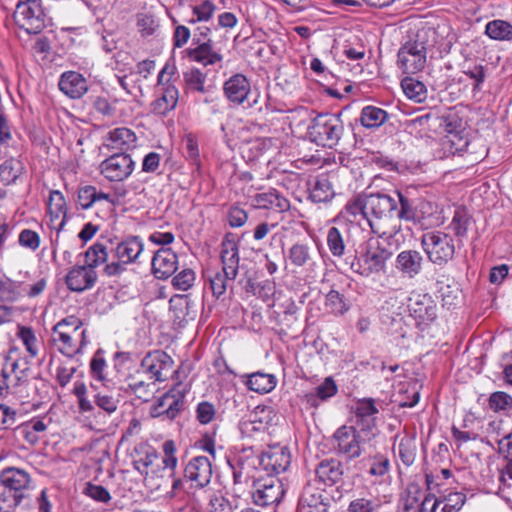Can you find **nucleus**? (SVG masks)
I'll return each instance as SVG.
<instances>
[{
	"mask_svg": "<svg viewBox=\"0 0 512 512\" xmlns=\"http://www.w3.org/2000/svg\"><path fill=\"white\" fill-rule=\"evenodd\" d=\"M164 456L161 460L163 468L170 471L172 477L171 489L173 493L183 489L184 483L189 482L194 489H203L209 485L213 475L211 460L206 456H194L184 464L183 478L175 477L178 465L176 457V444L173 440H166L162 444Z\"/></svg>",
	"mask_w": 512,
	"mask_h": 512,
	"instance_id": "f257e3e1",
	"label": "nucleus"
},
{
	"mask_svg": "<svg viewBox=\"0 0 512 512\" xmlns=\"http://www.w3.org/2000/svg\"><path fill=\"white\" fill-rule=\"evenodd\" d=\"M344 132V124L340 114L323 113L312 119L307 129L311 142L318 146L334 148Z\"/></svg>",
	"mask_w": 512,
	"mask_h": 512,
	"instance_id": "f03ea898",
	"label": "nucleus"
},
{
	"mask_svg": "<svg viewBox=\"0 0 512 512\" xmlns=\"http://www.w3.org/2000/svg\"><path fill=\"white\" fill-rule=\"evenodd\" d=\"M391 256L392 252L380 240L370 239L360 257L353 258L350 268L361 276L369 277L383 272Z\"/></svg>",
	"mask_w": 512,
	"mask_h": 512,
	"instance_id": "7ed1b4c3",
	"label": "nucleus"
},
{
	"mask_svg": "<svg viewBox=\"0 0 512 512\" xmlns=\"http://www.w3.org/2000/svg\"><path fill=\"white\" fill-rule=\"evenodd\" d=\"M333 440L339 455L354 460L361 457L367 447H372L375 439L351 425H343L334 432Z\"/></svg>",
	"mask_w": 512,
	"mask_h": 512,
	"instance_id": "20e7f679",
	"label": "nucleus"
},
{
	"mask_svg": "<svg viewBox=\"0 0 512 512\" xmlns=\"http://www.w3.org/2000/svg\"><path fill=\"white\" fill-rule=\"evenodd\" d=\"M0 480L14 495L16 512H30L32 488L29 473L23 469L9 467L1 472Z\"/></svg>",
	"mask_w": 512,
	"mask_h": 512,
	"instance_id": "39448f33",
	"label": "nucleus"
},
{
	"mask_svg": "<svg viewBox=\"0 0 512 512\" xmlns=\"http://www.w3.org/2000/svg\"><path fill=\"white\" fill-rule=\"evenodd\" d=\"M427 63V45L425 33L418 32L415 39L401 45L397 53V67L404 74H416L422 71Z\"/></svg>",
	"mask_w": 512,
	"mask_h": 512,
	"instance_id": "423d86ee",
	"label": "nucleus"
},
{
	"mask_svg": "<svg viewBox=\"0 0 512 512\" xmlns=\"http://www.w3.org/2000/svg\"><path fill=\"white\" fill-rule=\"evenodd\" d=\"M144 250V242L139 236L126 237L113 249L117 261L107 263L103 272L108 277L121 275L126 265L136 263Z\"/></svg>",
	"mask_w": 512,
	"mask_h": 512,
	"instance_id": "0eeeda50",
	"label": "nucleus"
},
{
	"mask_svg": "<svg viewBox=\"0 0 512 512\" xmlns=\"http://www.w3.org/2000/svg\"><path fill=\"white\" fill-rule=\"evenodd\" d=\"M421 245L428 259L436 265L448 263L453 259L456 249L452 236L443 231L424 233Z\"/></svg>",
	"mask_w": 512,
	"mask_h": 512,
	"instance_id": "6e6552de",
	"label": "nucleus"
},
{
	"mask_svg": "<svg viewBox=\"0 0 512 512\" xmlns=\"http://www.w3.org/2000/svg\"><path fill=\"white\" fill-rule=\"evenodd\" d=\"M397 208L395 216L399 220L424 224V221L433 214L431 202L422 198H410L406 193L396 191Z\"/></svg>",
	"mask_w": 512,
	"mask_h": 512,
	"instance_id": "1a4fd4ad",
	"label": "nucleus"
},
{
	"mask_svg": "<svg viewBox=\"0 0 512 512\" xmlns=\"http://www.w3.org/2000/svg\"><path fill=\"white\" fill-rule=\"evenodd\" d=\"M175 73V67L166 64L158 74V85L162 86V94L151 104L152 112L159 116H164L174 110L179 100V91L174 84H171V78Z\"/></svg>",
	"mask_w": 512,
	"mask_h": 512,
	"instance_id": "9d476101",
	"label": "nucleus"
},
{
	"mask_svg": "<svg viewBox=\"0 0 512 512\" xmlns=\"http://www.w3.org/2000/svg\"><path fill=\"white\" fill-rule=\"evenodd\" d=\"M285 495L284 485L273 475L259 476L253 481L252 498L256 505L266 507L278 505Z\"/></svg>",
	"mask_w": 512,
	"mask_h": 512,
	"instance_id": "9b49d317",
	"label": "nucleus"
},
{
	"mask_svg": "<svg viewBox=\"0 0 512 512\" xmlns=\"http://www.w3.org/2000/svg\"><path fill=\"white\" fill-rule=\"evenodd\" d=\"M354 415L353 427L374 439L378 435L377 415L379 408L374 398H362L355 401L352 408Z\"/></svg>",
	"mask_w": 512,
	"mask_h": 512,
	"instance_id": "f8f14e48",
	"label": "nucleus"
},
{
	"mask_svg": "<svg viewBox=\"0 0 512 512\" xmlns=\"http://www.w3.org/2000/svg\"><path fill=\"white\" fill-rule=\"evenodd\" d=\"M257 467L267 475L285 472L291 464V453L288 447L281 445L269 446L261 454L257 453Z\"/></svg>",
	"mask_w": 512,
	"mask_h": 512,
	"instance_id": "ddd939ff",
	"label": "nucleus"
},
{
	"mask_svg": "<svg viewBox=\"0 0 512 512\" xmlns=\"http://www.w3.org/2000/svg\"><path fill=\"white\" fill-rule=\"evenodd\" d=\"M135 162L126 152H118L103 160L100 164V173L111 182H120L127 179L133 172Z\"/></svg>",
	"mask_w": 512,
	"mask_h": 512,
	"instance_id": "4468645a",
	"label": "nucleus"
},
{
	"mask_svg": "<svg viewBox=\"0 0 512 512\" xmlns=\"http://www.w3.org/2000/svg\"><path fill=\"white\" fill-rule=\"evenodd\" d=\"M408 308L418 325H429L437 317V305L427 293L412 292Z\"/></svg>",
	"mask_w": 512,
	"mask_h": 512,
	"instance_id": "2eb2a0df",
	"label": "nucleus"
},
{
	"mask_svg": "<svg viewBox=\"0 0 512 512\" xmlns=\"http://www.w3.org/2000/svg\"><path fill=\"white\" fill-rule=\"evenodd\" d=\"M184 395L175 390H170L160 396L150 408L153 418L167 420L175 419L184 408Z\"/></svg>",
	"mask_w": 512,
	"mask_h": 512,
	"instance_id": "dca6fc26",
	"label": "nucleus"
},
{
	"mask_svg": "<svg viewBox=\"0 0 512 512\" xmlns=\"http://www.w3.org/2000/svg\"><path fill=\"white\" fill-rule=\"evenodd\" d=\"M173 359L163 350H153L148 352L141 361V368L144 373L149 375V379L155 381H165L167 376L164 372L172 369Z\"/></svg>",
	"mask_w": 512,
	"mask_h": 512,
	"instance_id": "f3484780",
	"label": "nucleus"
},
{
	"mask_svg": "<svg viewBox=\"0 0 512 512\" xmlns=\"http://www.w3.org/2000/svg\"><path fill=\"white\" fill-rule=\"evenodd\" d=\"M397 208L396 198L382 192L366 194V213L375 219H391Z\"/></svg>",
	"mask_w": 512,
	"mask_h": 512,
	"instance_id": "a211bd4d",
	"label": "nucleus"
},
{
	"mask_svg": "<svg viewBox=\"0 0 512 512\" xmlns=\"http://www.w3.org/2000/svg\"><path fill=\"white\" fill-rule=\"evenodd\" d=\"M235 484L247 483L254 475L252 472L257 469V455L253 447H243L238 455L229 462Z\"/></svg>",
	"mask_w": 512,
	"mask_h": 512,
	"instance_id": "6ab92c4d",
	"label": "nucleus"
},
{
	"mask_svg": "<svg viewBox=\"0 0 512 512\" xmlns=\"http://www.w3.org/2000/svg\"><path fill=\"white\" fill-rule=\"evenodd\" d=\"M15 34L24 46L32 40V0L20 1L13 14Z\"/></svg>",
	"mask_w": 512,
	"mask_h": 512,
	"instance_id": "aec40b11",
	"label": "nucleus"
},
{
	"mask_svg": "<svg viewBox=\"0 0 512 512\" xmlns=\"http://www.w3.org/2000/svg\"><path fill=\"white\" fill-rule=\"evenodd\" d=\"M287 259L296 268L315 271L318 268L316 252L312 245L305 241L294 243L287 251Z\"/></svg>",
	"mask_w": 512,
	"mask_h": 512,
	"instance_id": "412c9836",
	"label": "nucleus"
},
{
	"mask_svg": "<svg viewBox=\"0 0 512 512\" xmlns=\"http://www.w3.org/2000/svg\"><path fill=\"white\" fill-rule=\"evenodd\" d=\"M330 499L321 488L308 484L304 487L299 508L301 512H328Z\"/></svg>",
	"mask_w": 512,
	"mask_h": 512,
	"instance_id": "4be33fe9",
	"label": "nucleus"
},
{
	"mask_svg": "<svg viewBox=\"0 0 512 512\" xmlns=\"http://www.w3.org/2000/svg\"><path fill=\"white\" fill-rule=\"evenodd\" d=\"M97 272L87 265H76L65 277L67 287L74 292L91 289L97 282Z\"/></svg>",
	"mask_w": 512,
	"mask_h": 512,
	"instance_id": "5701e85b",
	"label": "nucleus"
},
{
	"mask_svg": "<svg viewBox=\"0 0 512 512\" xmlns=\"http://www.w3.org/2000/svg\"><path fill=\"white\" fill-rule=\"evenodd\" d=\"M151 265L156 278L167 279L178 268V256L170 248H161L155 252Z\"/></svg>",
	"mask_w": 512,
	"mask_h": 512,
	"instance_id": "b1692460",
	"label": "nucleus"
},
{
	"mask_svg": "<svg viewBox=\"0 0 512 512\" xmlns=\"http://www.w3.org/2000/svg\"><path fill=\"white\" fill-rule=\"evenodd\" d=\"M59 89L71 99H79L88 91V82L79 72L66 71L61 74Z\"/></svg>",
	"mask_w": 512,
	"mask_h": 512,
	"instance_id": "393cba45",
	"label": "nucleus"
},
{
	"mask_svg": "<svg viewBox=\"0 0 512 512\" xmlns=\"http://www.w3.org/2000/svg\"><path fill=\"white\" fill-rule=\"evenodd\" d=\"M225 97L233 104L240 105L251 91L250 82L243 74H234L225 81L223 86Z\"/></svg>",
	"mask_w": 512,
	"mask_h": 512,
	"instance_id": "a878e982",
	"label": "nucleus"
},
{
	"mask_svg": "<svg viewBox=\"0 0 512 512\" xmlns=\"http://www.w3.org/2000/svg\"><path fill=\"white\" fill-rule=\"evenodd\" d=\"M220 258L222 270L229 272L231 278H236L239 270V247L237 242L226 235L221 243Z\"/></svg>",
	"mask_w": 512,
	"mask_h": 512,
	"instance_id": "bb28decb",
	"label": "nucleus"
},
{
	"mask_svg": "<svg viewBox=\"0 0 512 512\" xmlns=\"http://www.w3.org/2000/svg\"><path fill=\"white\" fill-rule=\"evenodd\" d=\"M252 203L258 209H271L276 212H285L290 208L289 200L273 188L254 195Z\"/></svg>",
	"mask_w": 512,
	"mask_h": 512,
	"instance_id": "cd10ccee",
	"label": "nucleus"
},
{
	"mask_svg": "<svg viewBox=\"0 0 512 512\" xmlns=\"http://www.w3.org/2000/svg\"><path fill=\"white\" fill-rule=\"evenodd\" d=\"M423 257L416 250H403L395 260V268L404 277L414 278L422 270Z\"/></svg>",
	"mask_w": 512,
	"mask_h": 512,
	"instance_id": "c85d7f7f",
	"label": "nucleus"
},
{
	"mask_svg": "<svg viewBox=\"0 0 512 512\" xmlns=\"http://www.w3.org/2000/svg\"><path fill=\"white\" fill-rule=\"evenodd\" d=\"M196 44L197 46L195 48L185 50L189 60L204 66L214 65L222 61L223 56L219 51L214 49L211 39Z\"/></svg>",
	"mask_w": 512,
	"mask_h": 512,
	"instance_id": "c756f323",
	"label": "nucleus"
},
{
	"mask_svg": "<svg viewBox=\"0 0 512 512\" xmlns=\"http://www.w3.org/2000/svg\"><path fill=\"white\" fill-rule=\"evenodd\" d=\"M1 374L4 380L18 386L24 384L27 385L29 383L31 371L28 362L25 359H19L12 362L7 360Z\"/></svg>",
	"mask_w": 512,
	"mask_h": 512,
	"instance_id": "7c9ffc66",
	"label": "nucleus"
},
{
	"mask_svg": "<svg viewBox=\"0 0 512 512\" xmlns=\"http://www.w3.org/2000/svg\"><path fill=\"white\" fill-rule=\"evenodd\" d=\"M58 346V350L68 358H73L81 354L88 344L87 332L81 334L68 335L61 333V336L54 338Z\"/></svg>",
	"mask_w": 512,
	"mask_h": 512,
	"instance_id": "2f4dec72",
	"label": "nucleus"
},
{
	"mask_svg": "<svg viewBox=\"0 0 512 512\" xmlns=\"http://www.w3.org/2000/svg\"><path fill=\"white\" fill-rule=\"evenodd\" d=\"M315 474L319 482L327 486H332L341 481L343 466L337 459H326L317 465Z\"/></svg>",
	"mask_w": 512,
	"mask_h": 512,
	"instance_id": "473e14b6",
	"label": "nucleus"
},
{
	"mask_svg": "<svg viewBox=\"0 0 512 512\" xmlns=\"http://www.w3.org/2000/svg\"><path fill=\"white\" fill-rule=\"evenodd\" d=\"M136 140L137 137L132 130L126 127H119L108 133L106 146L110 149L127 153L130 148L135 147Z\"/></svg>",
	"mask_w": 512,
	"mask_h": 512,
	"instance_id": "72a5a7b5",
	"label": "nucleus"
},
{
	"mask_svg": "<svg viewBox=\"0 0 512 512\" xmlns=\"http://www.w3.org/2000/svg\"><path fill=\"white\" fill-rule=\"evenodd\" d=\"M458 141L463 142V145H458L456 151L459 152V155L465 156L472 165L483 160L488 153V149L481 139L458 138Z\"/></svg>",
	"mask_w": 512,
	"mask_h": 512,
	"instance_id": "f704fd0d",
	"label": "nucleus"
},
{
	"mask_svg": "<svg viewBox=\"0 0 512 512\" xmlns=\"http://www.w3.org/2000/svg\"><path fill=\"white\" fill-rule=\"evenodd\" d=\"M337 390L335 381L331 377H327L314 391L306 393L304 400L308 405L316 408L322 402L333 397L337 393Z\"/></svg>",
	"mask_w": 512,
	"mask_h": 512,
	"instance_id": "c9c22d12",
	"label": "nucleus"
},
{
	"mask_svg": "<svg viewBox=\"0 0 512 512\" xmlns=\"http://www.w3.org/2000/svg\"><path fill=\"white\" fill-rule=\"evenodd\" d=\"M389 118V114L382 108L368 105L362 108L360 113L361 125L370 130L381 127Z\"/></svg>",
	"mask_w": 512,
	"mask_h": 512,
	"instance_id": "e433bc0d",
	"label": "nucleus"
},
{
	"mask_svg": "<svg viewBox=\"0 0 512 512\" xmlns=\"http://www.w3.org/2000/svg\"><path fill=\"white\" fill-rule=\"evenodd\" d=\"M157 460H159V454L156 449L150 446H142L139 450H136L133 464L142 475H148L150 471L153 472L152 468Z\"/></svg>",
	"mask_w": 512,
	"mask_h": 512,
	"instance_id": "4c0bfd02",
	"label": "nucleus"
},
{
	"mask_svg": "<svg viewBox=\"0 0 512 512\" xmlns=\"http://www.w3.org/2000/svg\"><path fill=\"white\" fill-rule=\"evenodd\" d=\"M342 213L350 222L357 221L358 217L366 219L371 229L374 230L373 222L366 213V194L358 195L349 200Z\"/></svg>",
	"mask_w": 512,
	"mask_h": 512,
	"instance_id": "58836bf2",
	"label": "nucleus"
},
{
	"mask_svg": "<svg viewBox=\"0 0 512 512\" xmlns=\"http://www.w3.org/2000/svg\"><path fill=\"white\" fill-rule=\"evenodd\" d=\"M466 496L461 492L449 493L443 499L433 501L430 512H458L465 503Z\"/></svg>",
	"mask_w": 512,
	"mask_h": 512,
	"instance_id": "ea45409f",
	"label": "nucleus"
},
{
	"mask_svg": "<svg viewBox=\"0 0 512 512\" xmlns=\"http://www.w3.org/2000/svg\"><path fill=\"white\" fill-rule=\"evenodd\" d=\"M245 383L248 389L260 394H265L275 388L277 380L273 374L255 372L247 377V381Z\"/></svg>",
	"mask_w": 512,
	"mask_h": 512,
	"instance_id": "a19ab883",
	"label": "nucleus"
},
{
	"mask_svg": "<svg viewBox=\"0 0 512 512\" xmlns=\"http://www.w3.org/2000/svg\"><path fill=\"white\" fill-rule=\"evenodd\" d=\"M191 9L193 17L188 20V23L194 25L209 22L213 18L217 7L211 0H197L191 5Z\"/></svg>",
	"mask_w": 512,
	"mask_h": 512,
	"instance_id": "79ce46f5",
	"label": "nucleus"
},
{
	"mask_svg": "<svg viewBox=\"0 0 512 512\" xmlns=\"http://www.w3.org/2000/svg\"><path fill=\"white\" fill-rule=\"evenodd\" d=\"M184 90L186 93L198 92L204 94L207 92L205 87L206 74L198 68H191L183 72Z\"/></svg>",
	"mask_w": 512,
	"mask_h": 512,
	"instance_id": "37998d69",
	"label": "nucleus"
},
{
	"mask_svg": "<svg viewBox=\"0 0 512 512\" xmlns=\"http://www.w3.org/2000/svg\"><path fill=\"white\" fill-rule=\"evenodd\" d=\"M363 463L369 465L367 473L376 478L384 477L389 473L391 468L388 456L379 452L370 454L363 460Z\"/></svg>",
	"mask_w": 512,
	"mask_h": 512,
	"instance_id": "c03bdc74",
	"label": "nucleus"
},
{
	"mask_svg": "<svg viewBox=\"0 0 512 512\" xmlns=\"http://www.w3.org/2000/svg\"><path fill=\"white\" fill-rule=\"evenodd\" d=\"M485 34L497 41L512 40V24L502 19L489 21L485 26Z\"/></svg>",
	"mask_w": 512,
	"mask_h": 512,
	"instance_id": "a18cd8bd",
	"label": "nucleus"
},
{
	"mask_svg": "<svg viewBox=\"0 0 512 512\" xmlns=\"http://www.w3.org/2000/svg\"><path fill=\"white\" fill-rule=\"evenodd\" d=\"M401 87L404 94L417 103L425 101L427 98V88L425 84L413 77H405L401 81Z\"/></svg>",
	"mask_w": 512,
	"mask_h": 512,
	"instance_id": "49530a36",
	"label": "nucleus"
},
{
	"mask_svg": "<svg viewBox=\"0 0 512 512\" xmlns=\"http://www.w3.org/2000/svg\"><path fill=\"white\" fill-rule=\"evenodd\" d=\"M423 497L421 486L416 482L409 483L402 498V512H417Z\"/></svg>",
	"mask_w": 512,
	"mask_h": 512,
	"instance_id": "de8ad7c7",
	"label": "nucleus"
},
{
	"mask_svg": "<svg viewBox=\"0 0 512 512\" xmlns=\"http://www.w3.org/2000/svg\"><path fill=\"white\" fill-rule=\"evenodd\" d=\"M470 224L471 217L464 209H458L455 211L449 224V228L453 231L458 244H461L463 239L466 238Z\"/></svg>",
	"mask_w": 512,
	"mask_h": 512,
	"instance_id": "09e8293b",
	"label": "nucleus"
},
{
	"mask_svg": "<svg viewBox=\"0 0 512 512\" xmlns=\"http://www.w3.org/2000/svg\"><path fill=\"white\" fill-rule=\"evenodd\" d=\"M85 265L95 270L101 264L107 262L109 257L108 247L100 242L91 245L84 253Z\"/></svg>",
	"mask_w": 512,
	"mask_h": 512,
	"instance_id": "8fccbe9b",
	"label": "nucleus"
},
{
	"mask_svg": "<svg viewBox=\"0 0 512 512\" xmlns=\"http://www.w3.org/2000/svg\"><path fill=\"white\" fill-rule=\"evenodd\" d=\"M417 455V443L413 436L405 435L398 444V456L401 462L410 467L414 464Z\"/></svg>",
	"mask_w": 512,
	"mask_h": 512,
	"instance_id": "3c124183",
	"label": "nucleus"
},
{
	"mask_svg": "<svg viewBox=\"0 0 512 512\" xmlns=\"http://www.w3.org/2000/svg\"><path fill=\"white\" fill-rule=\"evenodd\" d=\"M326 244L334 257L341 258L344 256L346 250L345 238L339 228L333 226L328 229Z\"/></svg>",
	"mask_w": 512,
	"mask_h": 512,
	"instance_id": "603ef678",
	"label": "nucleus"
},
{
	"mask_svg": "<svg viewBox=\"0 0 512 512\" xmlns=\"http://www.w3.org/2000/svg\"><path fill=\"white\" fill-rule=\"evenodd\" d=\"M235 278L230 277V273L224 270L213 271L208 276L209 286L214 297L219 298L225 294L228 282Z\"/></svg>",
	"mask_w": 512,
	"mask_h": 512,
	"instance_id": "864d4df0",
	"label": "nucleus"
},
{
	"mask_svg": "<svg viewBox=\"0 0 512 512\" xmlns=\"http://www.w3.org/2000/svg\"><path fill=\"white\" fill-rule=\"evenodd\" d=\"M53 332L57 336H61V333L68 335L81 334V332H87L83 328V322L80 318L71 315L61 321H59L53 328Z\"/></svg>",
	"mask_w": 512,
	"mask_h": 512,
	"instance_id": "5fc2aeb1",
	"label": "nucleus"
},
{
	"mask_svg": "<svg viewBox=\"0 0 512 512\" xmlns=\"http://www.w3.org/2000/svg\"><path fill=\"white\" fill-rule=\"evenodd\" d=\"M333 195L334 191L327 177L317 179L310 192V198L316 203L329 201Z\"/></svg>",
	"mask_w": 512,
	"mask_h": 512,
	"instance_id": "6e6d98bb",
	"label": "nucleus"
},
{
	"mask_svg": "<svg viewBox=\"0 0 512 512\" xmlns=\"http://www.w3.org/2000/svg\"><path fill=\"white\" fill-rule=\"evenodd\" d=\"M326 309L335 316H341L349 310L344 295L336 290H330L325 297Z\"/></svg>",
	"mask_w": 512,
	"mask_h": 512,
	"instance_id": "4d7b16f0",
	"label": "nucleus"
},
{
	"mask_svg": "<svg viewBox=\"0 0 512 512\" xmlns=\"http://www.w3.org/2000/svg\"><path fill=\"white\" fill-rule=\"evenodd\" d=\"M189 297L188 295H174L170 298V312L174 318V321L181 324L186 320V316L189 308Z\"/></svg>",
	"mask_w": 512,
	"mask_h": 512,
	"instance_id": "13d9d810",
	"label": "nucleus"
},
{
	"mask_svg": "<svg viewBox=\"0 0 512 512\" xmlns=\"http://www.w3.org/2000/svg\"><path fill=\"white\" fill-rule=\"evenodd\" d=\"M47 209L52 218L65 217L67 212L66 201L60 191L54 190L50 192Z\"/></svg>",
	"mask_w": 512,
	"mask_h": 512,
	"instance_id": "bf43d9fd",
	"label": "nucleus"
},
{
	"mask_svg": "<svg viewBox=\"0 0 512 512\" xmlns=\"http://www.w3.org/2000/svg\"><path fill=\"white\" fill-rule=\"evenodd\" d=\"M266 423L258 418V413L253 412L247 419H243L239 424V429L244 437H252L255 433L264 431Z\"/></svg>",
	"mask_w": 512,
	"mask_h": 512,
	"instance_id": "052dcab7",
	"label": "nucleus"
},
{
	"mask_svg": "<svg viewBox=\"0 0 512 512\" xmlns=\"http://www.w3.org/2000/svg\"><path fill=\"white\" fill-rule=\"evenodd\" d=\"M184 149L186 159L197 169L201 166L200 152L197 138L193 134H187L184 137Z\"/></svg>",
	"mask_w": 512,
	"mask_h": 512,
	"instance_id": "680f3d73",
	"label": "nucleus"
},
{
	"mask_svg": "<svg viewBox=\"0 0 512 512\" xmlns=\"http://www.w3.org/2000/svg\"><path fill=\"white\" fill-rule=\"evenodd\" d=\"M106 368L107 364L104 358V351L102 349H98L90 361V372L92 377L98 381L106 380Z\"/></svg>",
	"mask_w": 512,
	"mask_h": 512,
	"instance_id": "e2e57ef3",
	"label": "nucleus"
},
{
	"mask_svg": "<svg viewBox=\"0 0 512 512\" xmlns=\"http://www.w3.org/2000/svg\"><path fill=\"white\" fill-rule=\"evenodd\" d=\"M195 278V272L186 268L173 277L172 285L177 290L187 291L194 285Z\"/></svg>",
	"mask_w": 512,
	"mask_h": 512,
	"instance_id": "0e129e2a",
	"label": "nucleus"
},
{
	"mask_svg": "<svg viewBox=\"0 0 512 512\" xmlns=\"http://www.w3.org/2000/svg\"><path fill=\"white\" fill-rule=\"evenodd\" d=\"M489 407L495 411H506L512 407V397L505 392H494L489 397Z\"/></svg>",
	"mask_w": 512,
	"mask_h": 512,
	"instance_id": "69168bd1",
	"label": "nucleus"
},
{
	"mask_svg": "<svg viewBox=\"0 0 512 512\" xmlns=\"http://www.w3.org/2000/svg\"><path fill=\"white\" fill-rule=\"evenodd\" d=\"M380 504L373 499L356 498L352 500L347 508V512H378Z\"/></svg>",
	"mask_w": 512,
	"mask_h": 512,
	"instance_id": "338daca9",
	"label": "nucleus"
},
{
	"mask_svg": "<svg viewBox=\"0 0 512 512\" xmlns=\"http://www.w3.org/2000/svg\"><path fill=\"white\" fill-rule=\"evenodd\" d=\"M207 512H234V507L224 496L213 495L209 499Z\"/></svg>",
	"mask_w": 512,
	"mask_h": 512,
	"instance_id": "774afa93",
	"label": "nucleus"
}]
</instances>
